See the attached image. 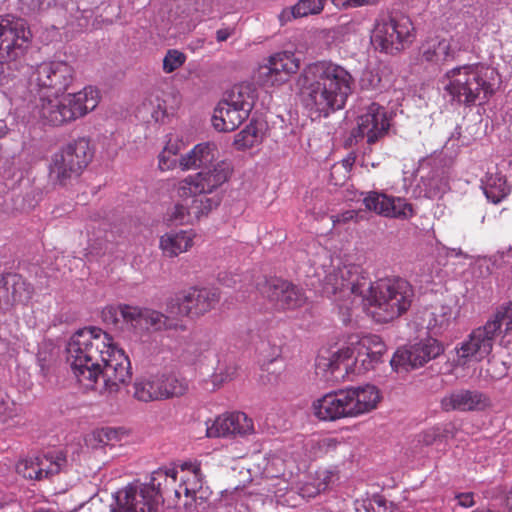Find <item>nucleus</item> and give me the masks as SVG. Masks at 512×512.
I'll return each instance as SVG.
<instances>
[{
    "label": "nucleus",
    "instance_id": "41",
    "mask_svg": "<svg viewBox=\"0 0 512 512\" xmlns=\"http://www.w3.org/2000/svg\"><path fill=\"white\" fill-rule=\"evenodd\" d=\"M195 492L186 485L180 484L178 489H173L175 499L174 507L178 512H192L196 508Z\"/></svg>",
    "mask_w": 512,
    "mask_h": 512
},
{
    "label": "nucleus",
    "instance_id": "24",
    "mask_svg": "<svg viewBox=\"0 0 512 512\" xmlns=\"http://www.w3.org/2000/svg\"><path fill=\"white\" fill-rule=\"evenodd\" d=\"M487 405L488 399L483 393L467 389L454 390L440 401L441 409L445 412L482 410Z\"/></svg>",
    "mask_w": 512,
    "mask_h": 512
},
{
    "label": "nucleus",
    "instance_id": "19",
    "mask_svg": "<svg viewBox=\"0 0 512 512\" xmlns=\"http://www.w3.org/2000/svg\"><path fill=\"white\" fill-rule=\"evenodd\" d=\"M190 203L183 200L185 203H176L167 213V221L175 225H188L194 224L202 217L216 209L220 203L221 198L217 195L210 197H191Z\"/></svg>",
    "mask_w": 512,
    "mask_h": 512
},
{
    "label": "nucleus",
    "instance_id": "4",
    "mask_svg": "<svg viewBox=\"0 0 512 512\" xmlns=\"http://www.w3.org/2000/svg\"><path fill=\"white\" fill-rule=\"evenodd\" d=\"M386 352V346L377 335L359 337L352 335L348 339V346L339 349L326 357L319 355L316 367L319 370L329 371L331 375L341 370L345 372L363 374L373 369L375 364L381 362Z\"/></svg>",
    "mask_w": 512,
    "mask_h": 512
},
{
    "label": "nucleus",
    "instance_id": "25",
    "mask_svg": "<svg viewBox=\"0 0 512 512\" xmlns=\"http://www.w3.org/2000/svg\"><path fill=\"white\" fill-rule=\"evenodd\" d=\"M64 97L69 122L75 121L93 111L98 106L100 100L99 91L92 86H87L77 93H69Z\"/></svg>",
    "mask_w": 512,
    "mask_h": 512
},
{
    "label": "nucleus",
    "instance_id": "27",
    "mask_svg": "<svg viewBox=\"0 0 512 512\" xmlns=\"http://www.w3.org/2000/svg\"><path fill=\"white\" fill-rule=\"evenodd\" d=\"M421 58L429 63L444 64L455 60L448 39L434 36L427 38L420 46Z\"/></svg>",
    "mask_w": 512,
    "mask_h": 512
},
{
    "label": "nucleus",
    "instance_id": "32",
    "mask_svg": "<svg viewBox=\"0 0 512 512\" xmlns=\"http://www.w3.org/2000/svg\"><path fill=\"white\" fill-rule=\"evenodd\" d=\"M158 384L161 400L181 397L189 390L187 379L174 373L158 374Z\"/></svg>",
    "mask_w": 512,
    "mask_h": 512
},
{
    "label": "nucleus",
    "instance_id": "23",
    "mask_svg": "<svg viewBox=\"0 0 512 512\" xmlns=\"http://www.w3.org/2000/svg\"><path fill=\"white\" fill-rule=\"evenodd\" d=\"M314 415L323 421L351 418L347 389L327 393L313 403Z\"/></svg>",
    "mask_w": 512,
    "mask_h": 512
},
{
    "label": "nucleus",
    "instance_id": "3",
    "mask_svg": "<svg viewBox=\"0 0 512 512\" xmlns=\"http://www.w3.org/2000/svg\"><path fill=\"white\" fill-rule=\"evenodd\" d=\"M414 298L412 285L400 277L369 282L362 303L378 323H388L405 314Z\"/></svg>",
    "mask_w": 512,
    "mask_h": 512
},
{
    "label": "nucleus",
    "instance_id": "14",
    "mask_svg": "<svg viewBox=\"0 0 512 512\" xmlns=\"http://www.w3.org/2000/svg\"><path fill=\"white\" fill-rule=\"evenodd\" d=\"M76 77L74 67L66 61H44L40 63L32 76V81L40 91L51 95H63Z\"/></svg>",
    "mask_w": 512,
    "mask_h": 512
},
{
    "label": "nucleus",
    "instance_id": "2",
    "mask_svg": "<svg viewBox=\"0 0 512 512\" xmlns=\"http://www.w3.org/2000/svg\"><path fill=\"white\" fill-rule=\"evenodd\" d=\"M301 97L305 107L328 117L345 107L353 92L354 78L342 65L331 60L309 64L302 75Z\"/></svg>",
    "mask_w": 512,
    "mask_h": 512
},
{
    "label": "nucleus",
    "instance_id": "56",
    "mask_svg": "<svg viewBox=\"0 0 512 512\" xmlns=\"http://www.w3.org/2000/svg\"><path fill=\"white\" fill-rule=\"evenodd\" d=\"M159 163V169L161 171H168L173 169L176 166L177 160L175 157L166 154V152H161L158 157Z\"/></svg>",
    "mask_w": 512,
    "mask_h": 512
},
{
    "label": "nucleus",
    "instance_id": "16",
    "mask_svg": "<svg viewBox=\"0 0 512 512\" xmlns=\"http://www.w3.org/2000/svg\"><path fill=\"white\" fill-rule=\"evenodd\" d=\"M261 294L279 311L295 310L307 300L304 291L281 278H269L259 284Z\"/></svg>",
    "mask_w": 512,
    "mask_h": 512
},
{
    "label": "nucleus",
    "instance_id": "11",
    "mask_svg": "<svg viewBox=\"0 0 512 512\" xmlns=\"http://www.w3.org/2000/svg\"><path fill=\"white\" fill-rule=\"evenodd\" d=\"M231 173V165L226 161H219L212 168L206 167L180 180L176 185V194L182 200L208 197V194H212L229 180Z\"/></svg>",
    "mask_w": 512,
    "mask_h": 512
},
{
    "label": "nucleus",
    "instance_id": "45",
    "mask_svg": "<svg viewBox=\"0 0 512 512\" xmlns=\"http://www.w3.org/2000/svg\"><path fill=\"white\" fill-rule=\"evenodd\" d=\"M186 55L177 50V49H169L163 59V71L167 74H170L184 65L186 62Z\"/></svg>",
    "mask_w": 512,
    "mask_h": 512
},
{
    "label": "nucleus",
    "instance_id": "28",
    "mask_svg": "<svg viewBox=\"0 0 512 512\" xmlns=\"http://www.w3.org/2000/svg\"><path fill=\"white\" fill-rule=\"evenodd\" d=\"M193 230L170 231L160 238V248L167 257H176L187 252L194 244Z\"/></svg>",
    "mask_w": 512,
    "mask_h": 512
},
{
    "label": "nucleus",
    "instance_id": "42",
    "mask_svg": "<svg viewBox=\"0 0 512 512\" xmlns=\"http://www.w3.org/2000/svg\"><path fill=\"white\" fill-rule=\"evenodd\" d=\"M139 114H150L151 118L156 122L163 121L166 117L165 102L160 100L157 95H149L142 102V108L138 109Z\"/></svg>",
    "mask_w": 512,
    "mask_h": 512
},
{
    "label": "nucleus",
    "instance_id": "46",
    "mask_svg": "<svg viewBox=\"0 0 512 512\" xmlns=\"http://www.w3.org/2000/svg\"><path fill=\"white\" fill-rule=\"evenodd\" d=\"M265 465L263 467V474L267 478H279L285 470V462L278 455H269L265 458Z\"/></svg>",
    "mask_w": 512,
    "mask_h": 512
},
{
    "label": "nucleus",
    "instance_id": "36",
    "mask_svg": "<svg viewBox=\"0 0 512 512\" xmlns=\"http://www.w3.org/2000/svg\"><path fill=\"white\" fill-rule=\"evenodd\" d=\"M273 69L279 72L284 81L288 80L290 74L296 73L300 68V60L291 52H279L269 57Z\"/></svg>",
    "mask_w": 512,
    "mask_h": 512
},
{
    "label": "nucleus",
    "instance_id": "18",
    "mask_svg": "<svg viewBox=\"0 0 512 512\" xmlns=\"http://www.w3.org/2000/svg\"><path fill=\"white\" fill-rule=\"evenodd\" d=\"M363 204L368 211L386 218L408 220L415 215L413 205L405 198L383 192H367L363 198Z\"/></svg>",
    "mask_w": 512,
    "mask_h": 512
},
{
    "label": "nucleus",
    "instance_id": "61",
    "mask_svg": "<svg viewBox=\"0 0 512 512\" xmlns=\"http://www.w3.org/2000/svg\"><path fill=\"white\" fill-rule=\"evenodd\" d=\"M355 212L354 211H346L341 215L332 216L333 224H339L341 222H347L353 219Z\"/></svg>",
    "mask_w": 512,
    "mask_h": 512
},
{
    "label": "nucleus",
    "instance_id": "57",
    "mask_svg": "<svg viewBox=\"0 0 512 512\" xmlns=\"http://www.w3.org/2000/svg\"><path fill=\"white\" fill-rule=\"evenodd\" d=\"M119 493L125 502L121 503L117 500L115 505H111L110 512H128V488L122 489Z\"/></svg>",
    "mask_w": 512,
    "mask_h": 512
},
{
    "label": "nucleus",
    "instance_id": "26",
    "mask_svg": "<svg viewBox=\"0 0 512 512\" xmlns=\"http://www.w3.org/2000/svg\"><path fill=\"white\" fill-rule=\"evenodd\" d=\"M52 96L53 97H40L39 102L36 105V110L39 117L43 120L44 123L52 126H61L63 124L69 123L65 97L63 96L60 99V95Z\"/></svg>",
    "mask_w": 512,
    "mask_h": 512
},
{
    "label": "nucleus",
    "instance_id": "48",
    "mask_svg": "<svg viewBox=\"0 0 512 512\" xmlns=\"http://www.w3.org/2000/svg\"><path fill=\"white\" fill-rule=\"evenodd\" d=\"M36 463L35 457L24 459L17 464V472L26 479L41 480Z\"/></svg>",
    "mask_w": 512,
    "mask_h": 512
},
{
    "label": "nucleus",
    "instance_id": "62",
    "mask_svg": "<svg viewBox=\"0 0 512 512\" xmlns=\"http://www.w3.org/2000/svg\"><path fill=\"white\" fill-rule=\"evenodd\" d=\"M162 152H166V154L175 157L178 153V147L176 144L168 143Z\"/></svg>",
    "mask_w": 512,
    "mask_h": 512
},
{
    "label": "nucleus",
    "instance_id": "59",
    "mask_svg": "<svg viewBox=\"0 0 512 512\" xmlns=\"http://www.w3.org/2000/svg\"><path fill=\"white\" fill-rule=\"evenodd\" d=\"M456 499L458 500V504L465 508L475 505L474 493L472 492L459 493L456 495Z\"/></svg>",
    "mask_w": 512,
    "mask_h": 512
},
{
    "label": "nucleus",
    "instance_id": "63",
    "mask_svg": "<svg viewBox=\"0 0 512 512\" xmlns=\"http://www.w3.org/2000/svg\"><path fill=\"white\" fill-rule=\"evenodd\" d=\"M330 442H331V439H327V438H324V439H320L317 444L320 446V447H328L330 446Z\"/></svg>",
    "mask_w": 512,
    "mask_h": 512
},
{
    "label": "nucleus",
    "instance_id": "52",
    "mask_svg": "<svg viewBox=\"0 0 512 512\" xmlns=\"http://www.w3.org/2000/svg\"><path fill=\"white\" fill-rule=\"evenodd\" d=\"M347 389V395H348V406L351 417H358L360 415H363V410L361 409V401H359L357 390H355V387H348Z\"/></svg>",
    "mask_w": 512,
    "mask_h": 512
},
{
    "label": "nucleus",
    "instance_id": "40",
    "mask_svg": "<svg viewBox=\"0 0 512 512\" xmlns=\"http://www.w3.org/2000/svg\"><path fill=\"white\" fill-rule=\"evenodd\" d=\"M357 390L359 401H361V409L363 414L369 413L374 410L380 399L381 395L379 390L374 385L354 386Z\"/></svg>",
    "mask_w": 512,
    "mask_h": 512
},
{
    "label": "nucleus",
    "instance_id": "20",
    "mask_svg": "<svg viewBox=\"0 0 512 512\" xmlns=\"http://www.w3.org/2000/svg\"><path fill=\"white\" fill-rule=\"evenodd\" d=\"M254 433V423L243 412L224 413L207 424L206 435L209 438L245 437Z\"/></svg>",
    "mask_w": 512,
    "mask_h": 512
},
{
    "label": "nucleus",
    "instance_id": "12",
    "mask_svg": "<svg viewBox=\"0 0 512 512\" xmlns=\"http://www.w3.org/2000/svg\"><path fill=\"white\" fill-rule=\"evenodd\" d=\"M220 301V292L213 287H190L167 302V311L182 316L199 318Z\"/></svg>",
    "mask_w": 512,
    "mask_h": 512
},
{
    "label": "nucleus",
    "instance_id": "39",
    "mask_svg": "<svg viewBox=\"0 0 512 512\" xmlns=\"http://www.w3.org/2000/svg\"><path fill=\"white\" fill-rule=\"evenodd\" d=\"M451 319L452 310L449 306H437L429 315L427 322L428 329L433 331V333H440L449 326Z\"/></svg>",
    "mask_w": 512,
    "mask_h": 512
},
{
    "label": "nucleus",
    "instance_id": "10",
    "mask_svg": "<svg viewBox=\"0 0 512 512\" xmlns=\"http://www.w3.org/2000/svg\"><path fill=\"white\" fill-rule=\"evenodd\" d=\"M92 158L93 151L89 140L78 138L53 155L50 177L54 182L66 185L68 180L82 173Z\"/></svg>",
    "mask_w": 512,
    "mask_h": 512
},
{
    "label": "nucleus",
    "instance_id": "44",
    "mask_svg": "<svg viewBox=\"0 0 512 512\" xmlns=\"http://www.w3.org/2000/svg\"><path fill=\"white\" fill-rule=\"evenodd\" d=\"M257 81L263 86H275L284 83V77L274 71L272 62L261 65L257 72Z\"/></svg>",
    "mask_w": 512,
    "mask_h": 512
},
{
    "label": "nucleus",
    "instance_id": "64",
    "mask_svg": "<svg viewBox=\"0 0 512 512\" xmlns=\"http://www.w3.org/2000/svg\"><path fill=\"white\" fill-rule=\"evenodd\" d=\"M507 505L509 508V511L512 512V490L509 492L507 496Z\"/></svg>",
    "mask_w": 512,
    "mask_h": 512
},
{
    "label": "nucleus",
    "instance_id": "34",
    "mask_svg": "<svg viewBox=\"0 0 512 512\" xmlns=\"http://www.w3.org/2000/svg\"><path fill=\"white\" fill-rule=\"evenodd\" d=\"M158 374L141 377L134 383V397L143 402L161 400Z\"/></svg>",
    "mask_w": 512,
    "mask_h": 512
},
{
    "label": "nucleus",
    "instance_id": "43",
    "mask_svg": "<svg viewBox=\"0 0 512 512\" xmlns=\"http://www.w3.org/2000/svg\"><path fill=\"white\" fill-rule=\"evenodd\" d=\"M473 42V33L468 29L457 31L448 39L449 46L451 47L452 53L455 56V58L458 56L460 52L468 51L472 47Z\"/></svg>",
    "mask_w": 512,
    "mask_h": 512
},
{
    "label": "nucleus",
    "instance_id": "15",
    "mask_svg": "<svg viewBox=\"0 0 512 512\" xmlns=\"http://www.w3.org/2000/svg\"><path fill=\"white\" fill-rule=\"evenodd\" d=\"M369 282L370 278L360 265L347 264L334 269L326 276L325 289L333 294L353 295L362 300L369 288Z\"/></svg>",
    "mask_w": 512,
    "mask_h": 512
},
{
    "label": "nucleus",
    "instance_id": "49",
    "mask_svg": "<svg viewBox=\"0 0 512 512\" xmlns=\"http://www.w3.org/2000/svg\"><path fill=\"white\" fill-rule=\"evenodd\" d=\"M390 364L395 371L407 369V367L412 368V358L410 357L409 350L398 349L391 358Z\"/></svg>",
    "mask_w": 512,
    "mask_h": 512
},
{
    "label": "nucleus",
    "instance_id": "53",
    "mask_svg": "<svg viewBox=\"0 0 512 512\" xmlns=\"http://www.w3.org/2000/svg\"><path fill=\"white\" fill-rule=\"evenodd\" d=\"M366 512H390L387 506V501L382 496H373L365 504Z\"/></svg>",
    "mask_w": 512,
    "mask_h": 512
},
{
    "label": "nucleus",
    "instance_id": "38",
    "mask_svg": "<svg viewBox=\"0 0 512 512\" xmlns=\"http://www.w3.org/2000/svg\"><path fill=\"white\" fill-rule=\"evenodd\" d=\"M262 141L263 134L258 130L256 125L249 124L236 134L234 145L239 150H245L259 145Z\"/></svg>",
    "mask_w": 512,
    "mask_h": 512
},
{
    "label": "nucleus",
    "instance_id": "9",
    "mask_svg": "<svg viewBox=\"0 0 512 512\" xmlns=\"http://www.w3.org/2000/svg\"><path fill=\"white\" fill-rule=\"evenodd\" d=\"M415 37L411 19L403 14H395L376 21L371 40L381 52L394 55L408 48Z\"/></svg>",
    "mask_w": 512,
    "mask_h": 512
},
{
    "label": "nucleus",
    "instance_id": "17",
    "mask_svg": "<svg viewBox=\"0 0 512 512\" xmlns=\"http://www.w3.org/2000/svg\"><path fill=\"white\" fill-rule=\"evenodd\" d=\"M31 32L20 18H0V55L15 62L24 55L31 41Z\"/></svg>",
    "mask_w": 512,
    "mask_h": 512
},
{
    "label": "nucleus",
    "instance_id": "6",
    "mask_svg": "<svg viewBox=\"0 0 512 512\" xmlns=\"http://www.w3.org/2000/svg\"><path fill=\"white\" fill-rule=\"evenodd\" d=\"M178 471L163 467L130 482V512H158L164 495L177 483Z\"/></svg>",
    "mask_w": 512,
    "mask_h": 512
},
{
    "label": "nucleus",
    "instance_id": "55",
    "mask_svg": "<svg viewBox=\"0 0 512 512\" xmlns=\"http://www.w3.org/2000/svg\"><path fill=\"white\" fill-rule=\"evenodd\" d=\"M12 65L15 66V62L6 60L4 55H0V85L6 83L12 75Z\"/></svg>",
    "mask_w": 512,
    "mask_h": 512
},
{
    "label": "nucleus",
    "instance_id": "60",
    "mask_svg": "<svg viewBox=\"0 0 512 512\" xmlns=\"http://www.w3.org/2000/svg\"><path fill=\"white\" fill-rule=\"evenodd\" d=\"M234 34V28L224 27L216 31V40L218 42L226 41L231 35Z\"/></svg>",
    "mask_w": 512,
    "mask_h": 512
},
{
    "label": "nucleus",
    "instance_id": "21",
    "mask_svg": "<svg viewBox=\"0 0 512 512\" xmlns=\"http://www.w3.org/2000/svg\"><path fill=\"white\" fill-rule=\"evenodd\" d=\"M33 292V286L21 275H0V309L6 310L18 304L26 305L31 300Z\"/></svg>",
    "mask_w": 512,
    "mask_h": 512
},
{
    "label": "nucleus",
    "instance_id": "1",
    "mask_svg": "<svg viewBox=\"0 0 512 512\" xmlns=\"http://www.w3.org/2000/svg\"><path fill=\"white\" fill-rule=\"evenodd\" d=\"M66 351L72 372L85 389L98 390L100 376L104 378L100 393H116L126 386L128 356L101 328L78 330L70 338Z\"/></svg>",
    "mask_w": 512,
    "mask_h": 512
},
{
    "label": "nucleus",
    "instance_id": "51",
    "mask_svg": "<svg viewBox=\"0 0 512 512\" xmlns=\"http://www.w3.org/2000/svg\"><path fill=\"white\" fill-rule=\"evenodd\" d=\"M379 3L380 0H332V4L338 9L377 6Z\"/></svg>",
    "mask_w": 512,
    "mask_h": 512
},
{
    "label": "nucleus",
    "instance_id": "8",
    "mask_svg": "<svg viewBox=\"0 0 512 512\" xmlns=\"http://www.w3.org/2000/svg\"><path fill=\"white\" fill-rule=\"evenodd\" d=\"M254 100L252 85L242 83L233 86L214 109L213 127L220 132L234 131L249 117Z\"/></svg>",
    "mask_w": 512,
    "mask_h": 512
},
{
    "label": "nucleus",
    "instance_id": "31",
    "mask_svg": "<svg viewBox=\"0 0 512 512\" xmlns=\"http://www.w3.org/2000/svg\"><path fill=\"white\" fill-rule=\"evenodd\" d=\"M481 187L486 198L493 204L500 203L511 192L505 176L498 172H487L481 180Z\"/></svg>",
    "mask_w": 512,
    "mask_h": 512
},
{
    "label": "nucleus",
    "instance_id": "5",
    "mask_svg": "<svg viewBox=\"0 0 512 512\" xmlns=\"http://www.w3.org/2000/svg\"><path fill=\"white\" fill-rule=\"evenodd\" d=\"M512 331V301L497 307L483 326L474 329L459 347L457 362L465 365L471 360L481 361L493 350L496 339Z\"/></svg>",
    "mask_w": 512,
    "mask_h": 512
},
{
    "label": "nucleus",
    "instance_id": "7",
    "mask_svg": "<svg viewBox=\"0 0 512 512\" xmlns=\"http://www.w3.org/2000/svg\"><path fill=\"white\" fill-rule=\"evenodd\" d=\"M445 90L460 105L470 107L477 101H485L493 93L487 80V68L481 64L455 67L446 73Z\"/></svg>",
    "mask_w": 512,
    "mask_h": 512
},
{
    "label": "nucleus",
    "instance_id": "35",
    "mask_svg": "<svg viewBox=\"0 0 512 512\" xmlns=\"http://www.w3.org/2000/svg\"><path fill=\"white\" fill-rule=\"evenodd\" d=\"M326 0H299L289 9H284L281 18L290 20L291 18H302L309 15H315L322 12Z\"/></svg>",
    "mask_w": 512,
    "mask_h": 512
},
{
    "label": "nucleus",
    "instance_id": "29",
    "mask_svg": "<svg viewBox=\"0 0 512 512\" xmlns=\"http://www.w3.org/2000/svg\"><path fill=\"white\" fill-rule=\"evenodd\" d=\"M215 145L211 143L197 144L179 159V166L183 171L206 168L215 159Z\"/></svg>",
    "mask_w": 512,
    "mask_h": 512
},
{
    "label": "nucleus",
    "instance_id": "22",
    "mask_svg": "<svg viewBox=\"0 0 512 512\" xmlns=\"http://www.w3.org/2000/svg\"><path fill=\"white\" fill-rule=\"evenodd\" d=\"M130 326L135 331H159L162 329L185 330V326L174 319H169L161 312L139 307H130Z\"/></svg>",
    "mask_w": 512,
    "mask_h": 512
},
{
    "label": "nucleus",
    "instance_id": "54",
    "mask_svg": "<svg viewBox=\"0 0 512 512\" xmlns=\"http://www.w3.org/2000/svg\"><path fill=\"white\" fill-rule=\"evenodd\" d=\"M420 437L421 443L427 446L432 445L442 437L441 429L439 427H432L425 430Z\"/></svg>",
    "mask_w": 512,
    "mask_h": 512
},
{
    "label": "nucleus",
    "instance_id": "58",
    "mask_svg": "<svg viewBox=\"0 0 512 512\" xmlns=\"http://www.w3.org/2000/svg\"><path fill=\"white\" fill-rule=\"evenodd\" d=\"M99 441L103 444H107L113 439H117V431L112 428H103L97 432Z\"/></svg>",
    "mask_w": 512,
    "mask_h": 512
},
{
    "label": "nucleus",
    "instance_id": "30",
    "mask_svg": "<svg viewBox=\"0 0 512 512\" xmlns=\"http://www.w3.org/2000/svg\"><path fill=\"white\" fill-rule=\"evenodd\" d=\"M408 350L412 358V368H418L440 356L444 352V347L437 339L426 338L415 343Z\"/></svg>",
    "mask_w": 512,
    "mask_h": 512
},
{
    "label": "nucleus",
    "instance_id": "37",
    "mask_svg": "<svg viewBox=\"0 0 512 512\" xmlns=\"http://www.w3.org/2000/svg\"><path fill=\"white\" fill-rule=\"evenodd\" d=\"M102 320L110 329L123 331L128 323V305L106 306L102 310Z\"/></svg>",
    "mask_w": 512,
    "mask_h": 512
},
{
    "label": "nucleus",
    "instance_id": "33",
    "mask_svg": "<svg viewBox=\"0 0 512 512\" xmlns=\"http://www.w3.org/2000/svg\"><path fill=\"white\" fill-rule=\"evenodd\" d=\"M41 480L59 474L67 465V458L61 451L35 456Z\"/></svg>",
    "mask_w": 512,
    "mask_h": 512
},
{
    "label": "nucleus",
    "instance_id": "13",
    "mask_svg": "<svg viewBox=\"0 0 512 512\" xmlns=\"http://www.w3.org/2000/svg\"><path fill=\"white\" fill-rule=\"evenodd\" d=\"M356 122L357 126L352 130V136L356 142L358 138L366 139L370 151L372 145L385 138L391 126L386 108L375 102L361 108Z\"/></svg>",
    "mask_w": 512,
    "mask_h": 512
},
{
    "label": "nucleus",
    "instance_id": "47",
    "mask_svg": "<svg viewBox=\"0 0 512 512\" xmlns=\"http://www.w3.org/2000/svg\"><path fill=\"white\" fill-rule=\"evenodd\" d=\"M237 374V367L235 364L230 363L227 365H219L212 375V382L214 385L220 386L226 382L233 380Z\"/></svg>",
    "mask_w": 512,
    "mask_h": 512
},
{
    "label": "nucleus",
    "instance_id": "50",
    "mask_svg": "<svg viewBox=\"0 0 512 512\" xmlns=\"http://www.w3.org/2000/svg\"><path fill=\"white\" fill-rule=\"evenodd\" d=\"M381 78L377 72L366 69L362 72L360 86L364 90H374L379 87Z\"/></svg>",
    "mask_w": 512,
    "mask_h": 512
}]
</instances>
